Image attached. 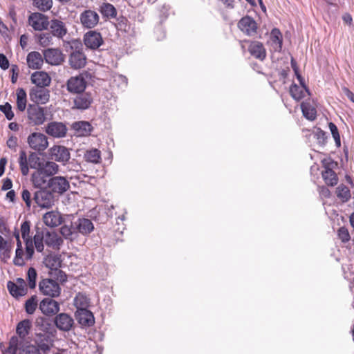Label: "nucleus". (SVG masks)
Wrapping results in <instances>:
<instances>
[{
    "mask_svg": "<svg viewBox=\"0 0 354 354\" xmlns=\"http://www.w3.org/2000/svg\"><path fill=\"white\" fill-rule=\"evenodd\" d=\"M292 66L297 75V79L300 81L302 86H299L297 84H292L290 88V93L291 96L297 101L300 100L305 97L306 93L309 94L308 90L303 84V79L301 76L298 73L297 68L295 67L293 62L292 61Z\"/></svg>",
    "mask_w": 354,
    "mask_h": 354,
    "instance_id": "nucleus-17",
    "label": "nucleus"
},
{
    "mask_svg": "<svg viewBox=\"0 0 354 354\" xmlns=\"http://www.w3.org/2000/svg\"><path fill=\"white\" fill-rule=\"evenodd\" d=\"M37 272L34 268H30L27 272L28 286L30 289L36 287Z\"/></svg>",
    "mask_w": 354,
    "mask_h": 354,
    "instance_id": "nucleus-52",
    "label": "nucleus"
},
{
    "mask_svg": "<svg viewBox=\"0 0 354 354\" xmlns=\"http://www.w3.org/2000/svg\"><path fill=\"white\" fill-rule=\"evenodd\" d=\"M301 109L305 118L310 120L316 118V109L309 102H304L301 104Z\"/></svg>",
    "mask_w": 354,
    "mask_h": 354,
    "instance_id": "nucleus-37",
    "label": "nucleus"
},
{
    "mask_svg": "<svg viewBox=\"0 0 354 354\" xmlns=\"http://www.w3.org/2000/svg\"><path fill=\"white\" fill-rule=\"evenodd\" d=\"M74 229L76 230V233L87 235L93 231L94 225L90 219L82 218L74 222Z\"/></svg>",
    "mask_w": 354,
    "mask_h": 354,
    "instance_id": "nucleus-23",
    "label": "nucleus"
},
{
    "mask_svg": "<svg viewBox=\"0 0 354 354\" xmlns=\"http://www.w3.org/2000/svg\"><path fill=\"white\" fill-rule=\"evenodd\" d=\"M54 324L59 330L69 331L74 325V320L70 315L62 313L55 316Z\"/></svg>",
    "mask_w": 354,
    "mask_h": 354,
    "instance_id": "nucleus-16",
    "label": "nucleus"
},
{
    "mask_svg": "<svg viewBox=\"0 0 354 354\" xmlns=\"http://www.w3.org/2000/svg\"><path fill=\"white\" fill-rule=\"evenodd\" d=\"M78 94L74 99L73 108L80 110L87 109L93 102L91 95L84 92Z\"/></svg>",
    "mask_w": 354,
    "mask_h": 354,
    "instance_id": "nucleus-24",
    "label": "nucleus"
},
{
    "mask_svg": "<svg viewBox=\"0 0 354 354\" xmlns=\"http://www.w3.org/2000/svg\"><path fill=\"white\" fill-rule=\"evenodd\" d=\"M28 37L26 35H22L20 37V45L22 48H25L28 44Z\"/></svg>",
    "mask_w": 354,
    "mask_h": 354,
    "instance_id": "nucleus-64",
    "label": "nucleus"
},
{
    "mask_svg": "<svg viewBox=\"0 0 354 354\" xmlns=\"http://www.w3.org/2000/svg\"><path fill=\"white\" fill-rule=\"evenodd\" d=\"M238 27L247 35L251 36L257 32L256 21L250 17H243L238 23Z\"/></svg>",
    "mask_w": 354,
    "mask_h": 354,
    "instance_id": "nucleus-21",
    "label": "nucleus"
},
{
    "mask_svg": "<svg viewBox=\"0 0 354 354\" xmlns=\"http://www.w3.org/2000/svg\"><path fill=\"white\" fill-rule=\"evenodd\" d=\"M19 164L22 175L27 176L29 172L28 157L24 151H20Z\"/></svg>",
    "mask_w": 354,
    "mask_h": 354,
    "instance_id": "nucleus-44",
    "label": "nucleus"
},
{
    "mask_svg": "<svg viewBox=\"0 0 354 354\" xmlns=\"http://www.w3.org/2000/svg\"><path fill=\"white\" fill-rule=\"evenodd\" d=\"M48 26L51 35L58 39H63L68 34L66 24L60 19H52Z\"/></svg>",
    "mask_w": 354,
    "mask_h": 354,
    "instance_id": "nucleus-12",
    "label": "nucleus"
},
{
    "mask_svg": "<svg viewBox=\"0 0 354 354\" xmlns=\"http://www.w3.org/2000/svg\"><path fill=\"white\" fill-rule=\"evenodd\" d=\"M337 196L342 201L347 202L351 198V192L348 187L340 185L336 189Z\"/></svg>",
    "mask_w": 354,
    "mask_h": 354,
    "instance_id": "nucleus-45",
    "label": "nucleus"
},
{
    "mask_svg": "<svg viewBox=\"0 0 354 354\" xmlns=\"http://www.w3.org/2000/svg\"><path fill=\"white\" fill-rule=\"evenodd\" d=\"M44 56L37 51L29 53L26 57L27 64L32 69H40L44 64Z\"/></svg>",
    "mask_w": 354,
    "mask_h": 354,
    "instance_id": "nucleus-27",
    "label": "nucleus"
},
{
    "mask_svg": "<svg viewBox=\"0 0 354 354\" xmlns=\"http://www.w3.org/2000/svg\"><path fill=\"white\" fill-rule=\"evenodd\" d=\"M7 146L11 149H16L17 146V138L15 136H11L9 138V139L7 141Z\"/></svg>",
    "mask_w": 354,
    "mask_h": 354,
    "instance_id": "nucleus-60",
    "label": "nucleus"
},
{
    "mask_svg": "<svg viewBox=\"0 0 354 354\" xmlns=\"http://www.w3.org/2000/svg\"><path fill=\"white\" fill-rule=\"evenodd\" d=\"M269 42L274 51H281L282 48V35L279 29L274 28L272 30Z\"/></svg>",
    "mask_w": 354,
    "mask_h": 354,
    "instance_id": "nucleus-30",
    "label": "nucleus"
},
{
    "mask_svg": "<svg viewBox=\"0 0 354 354\" xmlns=\"http://www.w3.org/2000/svg\"><path fill=\"white\" fill-rule=\"evenodd\" d=\"M44 160H42L36 153L32 152L29 154L28 164L30 168L39 170Z\"/></svg>",
    "mask_w": 354,
    "mask_h": 354,
    "instance_id": "nucleus-46",
    "label": "nucleus"
},
{
    "mask_svg": "<svg viewBox=\"0 0 354 354\" xmlns=\"http://www.w3.org/2000/svg\"><path fill=\"white\" fill-rule=\"evenodd\" d=\"M48 178L41 169L36 170L31 175V182L35 188L46 189L49 186Z\"/></svg>",
    "mask_w": 354,
    "mask_h": 354,
    "instance_id": "nucleus-22",
    "label": "nucleus"
},
{
    "mask_svg": "<svg viewBox=\"0 0 354 354\" xmlns=\"http://www.w3.org/2000/svg\"><path fill=\"white\" fill-rule=\"evenodd\" d=\"M0 111L4 113L8 120H11L14 118L15 115L12 111V106L8 102H6L3 105H0Z\"/></svg>",
    "mask_w": 354,
    "mask_h": 354,
    "instance_id": "nucleus-53",
    "label": "nucleus"
},
{
    "mask_svg": "<svg viewBox=\"0 0 354 354\" xmlns=\"http://www.w3.org/2000/svg\"><path fill=\"white\" fill-rule=\"evenodd\" d=\"M60 233L65 239L73 240L76 234V230L74 229V223L71 226L63 225L60 228Z\"/></svg>",
    "mask_w": 354,
    "mask_h": 354,
    "instance_id": "nucleus-47",
    "label": "nucleus"
},
{
    "mask_svg": "<svg viewBox=\"0 0 354 354\" xmlns=\"http://www.w3.org/2000/svg\"><path fill=\"white\" fill-rule=\"evenodd\" d=\"M322 178L325 183L329 186H335L337 184L338 178L335 172L330 168H326L322 171Z\"/></svg>",
    "mask_w": 354,
    "mask_h": 354,
    "instance_id": "nucleus-38",
    "label": "nucleus"
},
{
    "mask_svg": "<svg viewBox=\"0 0 354 354\" xmlns=\"http://www.w3.org/2000/svg\"><path fill=\"white\" fill-rule=\"evenodd\" d=\"M21 197L23 201L25 202L26 206L28 207H30L32 203L30 192L26 189H23L21 193Z\"/></svg>",
    "mask_w": 354,
    "mask_h": 354,
    "instance_id": "nucleus-58",
    "label": "nucleus"
},
{
    "mask_svg": "<svg viewBox=\"0 0 354 354\" xmlns=\"http://www.w3.org/2000/svg\"><path fill=\"white\" fill-rule=\"evenodd\" d=\"M43 221L46 225L55 227L59 225L62 223V218L59 212L56 211H50L46 212L43 216Z\"/></svg>",
    "mask_w": 354,
    "mask_h": 354,
    "instance_id": "nucleus-28",
    "label": "nucleus"
},
{
    "mask_svg": "<svg viewBox=\"0 0 354 354\" xmlns=\"http://www.w3.org/2000/svg\"><path fill=\"white\" fill-rule=\"evenodd\" d=\"M28 24L35 30L42 31L48 29L49 21L44 15L34 12L29 16Z\"/></svg>",
    "mask_w": 354,
    "mask_h": 354,
    "instance_id": "nucleus-10",
    "label": "nucleus"
},
{
    "mask_svg": "<svg viewBox=\"0 0 354 354\" xmlns=\"http://www.w3.org/2000/svg\"><path fill=\"white\" fill-rule=\"evenodd\" d=\"M27 114L30 122L34 125H41L46 120L45 109L38 105H29Z\"/></svg>",
    "mask_w": 354,
    "mask_h": 354,
    "instance_id": "nucleus-7",
    "label": "nucleus"
},
{
    "mask_svg": "<svg viewBox=\"0 0 354 354\" xmlns=\"http://www.w3.org/2000/svg\"><path fill=\"white\" fill-rule=\"evenodd\" d=\"M33 200L42 209H50L55 203V196L50 190L40 189L34 194Z\"/></svg>",
    "mask_w": 354,
    "mask_h": 354,
    "instance_id": "nucleus-2",
    "label": "nucleus"
},
{
    "mask_svg": "<svg viewBox=\"0 0 354 354\" xmlns=\"http://www.w3.org/2000/svg\"><path fill=\"white\" fill-rule=\"evenodd\" d=\"M338 236L343 242H347L350 240L348 231L345 227H340L339 229Z\"/></svg>",
    "mask_w": 354,
    "mask_h": 354,
    "instance_id": "nucleus-57",
    "label": "nucleus"
},
{
    "mask_svg": "<svg viewBox=\"0 0 354 354\" xmlns=\"http://www.w3.org/2000/svg\"><path fill=\"white\" fill-rule=\"evenodd\" d=\"M27 142L30 148L38 152L44 151L48 147L47 136L40 132L30 133L27 138Z\"/></svg>",
    "mask_w": 354,
    "mask_h": 354,
    "instance_id": "nucleus-4",
    "label": "nucleus"
},
{
    "mask_svg": "<svg viewBox=\"0 0 354 354\" xmlns=\"http://www.w3.org/2000/svg\"><path fill=\"white\" fill-rule=\"evenodd\" d=\"M50 32H39L35 35L37 43L42 47H48L53 44V38Z\"/></svg>",
    "mask_w": 354,
    "mask_h": 354,
    "instance_id": "nucleus-36",
    "label": "nucleus"
},
{
    "mask_svg": "<svg viewBox=\"0 0 354 354\" xmlns=\"http://www.w3.org/2000/svg\"><path fill=\"white\" fill-rule=\"evenodd\" d=\"M31 82L36 87L44 88L50 85L51 79L48 74L44 71H36L31 75Z\"/></svg>",
    "mask_w": 354,
    "mask_h": 354,
    "instance_id": "nucleus-25",
    "label": "nucleus"
},
{
    "mask_svg": "<svg viewBox=\"0 0 354 354\" xmlns=\"http://www.w3.org/2000/svg\"><path fill=\"white\" fill-rule=\"evenodd\" d=\"M329 129L331 131L333 138L337 145H340V137L336 125L332 122L329 124Z\"/></svg>",
    "mask_w": 354,
    "mask_h": 354,
    "instance_id": "nucleus-55",
    "label": "nucleus"
},
{
    "mask_svg": "<svg viewBox=\"0 0 354 354\" xmlns=\"http://www.w3.org/2000/svg\"><path fill=\"white\" fill-rule=\"evenodd\" d=\"M2 353L3 354H22L21 350L18 348L17 337H12L9 342V346Z\"/></svg>",
    "mask_w": 354,
    "mask_h": 354,
    "instance_id": "nucleus-48",
    "label": "nucleus"
},
{
    "mask_svg": "<svg viewBox=\"0 0 354 354\" xmlns=\"http://www.w3.org/2000/svg\"><path fill=\"white\" fill-rule=\"evenodd\" d=\"M44 263L47 268L57 270L61 266V261L57 255L50 254L44 258Z\"/></svg>",
    "mask_w": 354,
    "mask_h": 354,
    "instance_id": "nucleus-39",
    "label": "nucleus"
},
{
    "mask_svg": "<svg viewBox=\"0 0 354 354\" xmlns=\"http://www.w3.org/2000/svg\"><path fill=\"white\" fill-rule=\"evenodd\" d=\"M86 58L85 55L81 50L73 52L69 57V64L71 68L80 69L86 65Z\"/></svg>",
    "mask_w": 354,
    "mask_h": 354,
    "instance_id": "nucleus-26",
    "label": "nucleus"
},
{
    "mask_svg": "<svg viewBox=\"0 0 354 354\" xmlns=\"http://www.w3.org/2000/svg\"><path fill=\"white\" fill-rule=\"evenodd\" d=\"M39 309L46 316H53L59 311V304L51 298H44L39 303Z\"/></svg>",
    "mask_w": 354,
    "mask_h": 354,
    "instance_id": "nucleus-15",
    "label": "nucleus"
},
{
    "mask_svg": "<svg viewBox=\"0 0 354 354\" xmlns=\"http://www.w3.org/2000/svg\"><path fill=\"white\" fill-rule=\"evenodd\" d=\"M17 106L19 111H24L26 108V93L22 88H17Z\"/></svg>",
    "mask_w": 354,
    "mask_h": 354,
    "instance_id": "nucleus-41",
    "label": "nucleus"
},
{
    "mask_svg": "<svg viewBox=\"0 0 354 354\" xmlns=\"http://www.w3.org/2000/svg\"><path fill=\"white\" fill-rule=\"evenodd\" d=\"M44 236L45 243L48 246L53 248H59L63 243L62 239L56 232H47L45 234H44Z\"/></svg>",
    "mask_w": 354,
    "mask_h": 354,
    "instance_id": "nucleus-33",
    "label": "nucleus"
},
{
    "mask_svg": "<svg viewBox=\"0 0 354 354\" xmlns=\"http://www.w3.org/2000/svg\"><path fill=\"white\" fill-rule=\"evenodd\" d=\"M88 75L82 73L70 77L66 82L67 91L73 94L83 93L86 88Z\"/></svg>",
    "mask_w": 354,
    "mask_h": 354,
    "instance_id": "nucleus-1",
    "label": "nucleus"
},
{
    "mask_svg": "<svg viewBox=\"0 0 354 354\" xmlns=\"http://www.w3.org/2000/svg\"><path fill=\"white\" fill-rule=\"evenodd\" d=\"M67 130L66 125L59 122H51L45 127V131L48 135L57 138L65 137Z\"/></svg>",
    "mask_w": 354,
    "mask_h": 354,
    "instance_id": "nucleus-14",
    "label": "nucleus"
},
{
    "mask_svg": "<svg viewBox=\"0 0 354 354\" xmlns=\"http://www.w3.org/2000/svg\"><path fill=\"white\" fill-rule=\"evenodd\" d=\"M24 254L23 249L17 248L15 251V257L14 258L13 263L16 266H23L24 264V260L22 258Z\"/></svg>",
    "mask_w": 354,
    "mask_h": 354,
    "instance_id": "nucleus-54",
    "label": "nucleus"
},
{
    "mask_svg": "<svg viewBox=\"0 0 354 354\" xmlns=\"http://www.w3.org/2000/svg\"><path fill=\"white\" fill-rule=\"evenodd\" d=\"M248 50L257 59L263 60L266 57V51L262 43L254 41L250 43Z\"/></svg>",
    "mask_w": 354,
    "mask_h": 354,
    "instance_id": "nucleus-29",
    "label": "nucleus"
},
{
    "mask_svg": "<svg viewBox=\"0 0 354 354\" xmlns=\"http://www.w3.org/2000/svg\"><path fill=\"white\" fill-rule=\"evenodd\" d=\"M38 306V300L37 297L36 295H32L30 298H29L25 302V310L26 312L32 315L35 313Z\"/></svg>",
    "mask_w": 354,
    "mask_h": 354,
    "instance_id": "nucleus-49",
    "label": "nucleus"
},
{
    "mask_svg": "<svg viewBox=\"0 0 354 354\" xmlns=\"http://www.w3.org/2000/svg\"><path fill=\"white\" fill-rule=\"evenodd\" d=\"M84 42L86 47L97 49L103 44V39L100 32L90 30L84 35Z\"/></svg>",
    "mask_w": 354,
    "mask_h": 354,
    "instance_id": "nucleus-18",
    "label": "nucleus"
},
{
    "mask_svg": "<svg viewBox=\"0 0 354 354\" xmlns=\"http://www.w3.org/2000/svg\"><path fill=\"white\" fill-rule=\"evenodd\" d=\"M30 221H26L21 225V233L22 239L26 243V258L30 259L34 254V247L32 238L30 236Z\"/></svg>",
    "mask_w": 354,
    "mask_h": 354,
    "instance_id": "nucleus-8",
    "label": "nucleus"
},
{
    "mask_svg": "<svg viewBox=\"0 0 354 354\" xmlns=\"http://www.w3.org/2000/svg\"><path fill=\"white\" fill-rule=\"evenodd\" d=\"M77 322L84 327H89L94 324L95 318L93 313L88 309H80L75 312Z\"/></svg>",
    "mask_w": 354,
    "mask_h": 354,
    "instance_id": "nucleus-20",
    "label": "nucleus"
},
{
    "mask_svg": "<svg viewBox=\"0 0 354 354\" xmlns=\"http://www.w3.org/2000/svg\"><path fill=\"white\" fill-rule=\"evenodd\" d=\"M12 245L11 241H8L0 235V257L2 261L6 262L11 257Z\"/></svg>",
    "mask_w": 354,
    "mask_h": 354,
    "instance_id": "nucleus-31",
    "label": "nucleus"
},
{
    "mask_svg": "<svg viewBox=\"0 0 354 354\" xmlns=\"http://www.w3.org/2000/svg\"><path fill=\"white\" fill-rule=\"evenodd\" d=\"M7 288L10 295L16 298L26 295L28 292L26 281L22 278H17L15 282L9 281Z\"/></svg>",
    "mask_w": 354,
    "mask_h": 354,
    "instance_id": "nucleus-9",
    "label": "nucleus"
},
{
    "mask_svg": "<svg viewBox=\"0 0 354 354\" xmlns=\"http://www.w3.org/2000/svg\"><path fill=\"white\" fill-rule=\"evenodd\" d=\"M39 289L44 295L52 298L57 297L61 293L59 283L50 279H44L39 281Z\"/></svg>",
    "mask_w": 354,
    "mask_h": 354,
    "instance_id": "nucleus-5",
    "label": "nucleus"
},
{
    "mask_svg": "<svg viewBox=\"0 0 354 354\" xmlns=\"http://www.w3.org/2000/svg\"><path fill=\"white\" fill-rule=\"evenodd\" d=\"M33 5L39 10L46 12L53 6V0H32Z\"/></svg>",
    "mask_w": 354,
    "mask_h": 354,
    "instance_id": "nucleus-51",
    "label": "nucleus"
},
{
    "mask_svg": "<svg viewBox=\"0 0 354 354\" xmlns=\"http://www.w3.org/2000/svg\"><path fill=\"white\" fill-rule=\"evenodd\" d=\"M53 194H63L70 188V183L66 177L57 176L49 178V186Z\"/></svg>",
    "mask_w": 354,
    "mask_h": 354,
    "instance_id": "nucleus-6",
    "label": "nucleus"
},
{
    "mask_svg": "<svg viewBox=\"0 0 354 354\" xmlns=\"http://www.w3.org/2000/svg\"><path fill=\"white\" fill-rule=\"evenodd\" d=\"M100 19L97 12L90 8L84 10L79 16L80 24L86 29L95 28L100 23Z\"/></svg>",
    "mask_w": 354,
    "mask_h": 354,
    "instance_id": "nucleus-3",
    "label": "nucleus"
},
{
    "mask_svg": "<svg viewBox=\"0 0 354 354\" xmlns=\"http://www.w3.org/2000/svg\"><path fill=\"white\" fill-rule=\"evenodd\" d=\"M99 11L104 18L113 19L117 16L115 8L109 3H102L99 6Z\"/></svg>",
    "mask_w": 354,
    "mask_h": 354,
    "instance_id": "nucleus-35",
    "label": "nucleus"
},
{
    "mask_svg": "<svg viewBox=\"0 0 354 354\" xmlns=\"http://www.w3.org/2000/svg\"><path fill=\"white\" fill-rule=\"evenodd\" d=\"M89 304V299L83 293L79 292L74 299V305L77 310L87 309Z\"/></svg>",
    "mask_w": 354,
    "mask_h": 354,
    "instance_id": "nucleus-42",
    "label": "nucleus"
},
{
    "mask_svg": "<svg viewBox=\"0 0 354 354\" xmlns=\"http://www.w3.org/2000/svg\"><path fill=\"white\" fill-rule=\"evenodd\" d=\"M30 100L37 104H44L49 101L50 91L44 88L33 87L29 93Z\"/></svg>",
    "mask_w": 354,
    "mask_h": 354,
    "instance_id": "nucleus-13",
    "label": "nucleus"
},
{
    "mask_svg": "<svg viewBox=\"0 0 354 354\" xmlns=\"http://www.w3.org/2000/svg\"><path fill=\"white\" fill-rule=\"evenodd\" d=\"M45 61L50 65H59L64 62L62 53L58 48H48L44 51Z\"/></svg>",
    "mask_w": 354,
    "mask_h": 354,
    "instance_id": "nucleus-19",
    "label": "nucleus"
},
{
    "mask_svg": "<svg viewBox=\"0 0 354 354\" xmlns=\"http://www.w3.org/2000/svg\"><path fill=\"white\" fill-rule=\"evenodd\" d=\"M0 67L4 70L9 67L8 59L3 54H0Z\"/></svg>",
    "mask_w": 354,
    "mask_h": 354,
    "instance_id": "nucleus-61",
    "label": "nucleus"
},
{
    "mask_svg": "<svg viewBox=\"0 0 354 354\" xmlns=\"http://www.w3.org/2000/svg\"><path fill=\"white\" fill-rule=\"evenodd\" d=\"M49 154L53 160L65 165L71 158L68 149L61 145H55L49 149Z\"/></svg>",
    "mask_w": 354,
    "mask_h": 354,
    "instance_id": "nucleus-11",
    "label": "nucleus"
},
{
    "mask_svg": "<svg viewBox=\"0 0 354 354\" xmlns=\"http://www.w3.org/2000/svg\"><path fill=\"white\" fill-rule=\"evenodd\" d=\"M22 352V354H40L39 347L33 344L26 346Z\"/></svg>",
    "mask_w": 354,
    "mask_h": 354,
    "instance_id": "nucleus-56",
    "label": "nucleus"
},
{
    "mask_svg": "<svg viewBox=\"0 0 354 354\" xmlns=\"http://www.w3.org/2000/svg\"><path fill=\"white\" fill-rule=\"evenodd\" d=\"M12 187V182L10 178H6L3 180V183L1 187L2 190L6 191L11 189Z\"/></svg>",
    "mask_w": 354,
    "mask_h": 354,
    "instance_id": "nucleus-63",
    "label": "nucleus"
},
{
    "mask_svg": "<svg viewBox=\"0 0 354 354\" xmlns=\"http://www.w3.org/2000/svg\"><path fill=\"white\" fill-rule=\"evenodd\" d=\"M40 169L49 178L54 177L59 173V166L54 161L44 160Z\"/></svg>",
    "mask_w": 354,
    "mask_h": 354,
    "instance_id": "nucleus-32",
    "label": "nucleus"
},
{
    "mask_svg": "<svg viewBox=\"0 0 354 354\" xmlns=\"http://www.w3.org/2000/svg\"><path fill=\"white\" fill-rule=\"evenodd\" d=\"M44 236L41 232H37L33 237L32 243L35 245L36 250L38 252H41L44 249Z\"/></svg>",
    "mask_w": 354,
    "mask_h": 354,
    "instance_id": "nucleus-50",
    "label": "nucleus"
},
{
    "mask_svg": "<svg viewBox=\"0 0 354 354\" xmlns=\"http://www.w3.org/2000/svg\"><path fill=\"white\" fill-rule=\"evenodd\" d=\"M30 327L31 322L29 319H24L17 324V333L24 338L28 334Z\"/></svg>",
    "mask_w": 354,
    "mask_h": 354,
    "instance_id": "nucleus-43",
    "label": "nucleus"
},
{
    "mask_svg": "<svg viewBox=\"0 0 354 354\" xmlns=\"http://www.w3.org/2000/svg\"><path fill=\"white\" fill-rule=\"evenodd\" d=\"M318 192L322 197L327 198L330 196V190L325 186L319 187Z\"/></svg>",
    "mask_w": 354,
    "mask_h": 354,
    "instance_id": "nucleus-59",
    "label": "nucleus"
},
{
    "mask_svg": "<svg viewBox=\"0 0 354 354\" xmlns=\"http://www.w3.org/2000/svg\"><path fill=\"white\" fill-rule=\"evenodd\" d=\"M73 129L80 136H85L90 134L92 127L88 122L79 121L73 124Z\"/></svg>",
    "mask_w": 354,
    "mask_h": 354,
    "instance_id": "nucleus-34",
    "label": "nucleus"
},
{
    "mask_svg": "<svg viewBox=\"0 0 354 354\" xmlns=\"http://www.w3.org/2000/svg\"><path fill=\"white\" fill-rule=\"evenodd\" d=\"M342 93L353 102H354V93L351 91L348 88L343 87L342 88Z\"/></svg>",
    "mask_w": 354,
    "mask_h": 354,
    "instance_id": "nucleus-62",
    "label": "nucleus"
},
{
    "mask_svg": "<svg viewBox=\"0 0 354 354\" xmlns=\"http://www.w3.org/2000/svg\"><path fill=\"white\" fill-rule=\"evenodd\" d=\"M84 158L86 162L97 164L101 160V152L97 149L87 150L84 153Z\"/></svg>",
    "mask_w": 354,
    "mask_h": 354,
    "instance_id": "nucleus-40",
    "label": "nucleus"
}]
</instances>
